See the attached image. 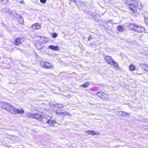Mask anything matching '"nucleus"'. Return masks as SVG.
I'll return each instance as SVG.
<instances>
[{
    "label": "nucleus",
    "mask_w": 148,
    "mask_h": 148,
    "mask_svg": "<svg viewBox=\"0 0 148 148\" xmlns=\"http://www.w3.org/2000/svg\"><path fill=\"white\" fill-rule=\"evenodd\" d=\"M138 2V1L137 0H133L129 2L127 4V6L134 13L137 11L136 6L138 7L139 8H141L142 7V5L140 4V5H139Z\"/></svg>",
    "instance_id": "obj_1"
},
{
    "label": "nucleus",
    "mask_w": 148,
    "mask_h": 148,
    "mask_svg": "<svg viewBox=\"0 0 148 148\" xmlns=\"http://www.w3.org/2000/svg\"><path fill=\"white\" fill-rule=\"evenodd\" d=\"M0 106L6 110L9 111L11 113H12V112L13 110V108L14 107L8 103L3 102H0Z\"/></svg>",
    "instance_id": "obj_2"
},
{
    "label": "nucleus",
    "mask_w": 148,
    "mask_h": 148,
    "mask_svg": "<svg viewBox=\"0 0 148 148\" xmlns=\"http://www.w3.org/2000/svg\"><path fill=\"white\" fill-rule=\"evenodd\" d=\"M26 114L27 117L36 119L38 121H42L43 118L42 116L38 114L34 113L31 112L27 113Z\"/></svg>",
    "instance_id": "obj_3"
},
{
    "label": "nucleus",
    "mask_w": 148,
    "mask_h": 148,
    "mask_svg": "<svg viewBox=\"0 0 148 148\" xmlns=\"http://www.w3.org/2000/svg\"><path fill=\"white\" fill-rule=\"evenodd\" d=\"M105 59L108 64L113 66L115 67H118V64L113 60L111 57L109 56H106L105 57Z\"/></svg>",
    "instance_id": "obj_4"
},
{
    "label": "nucleus",
    "mask_w": 148,
    "mask_h": 148,
    "mask_svg": "<svg viewBox=\"0 0 148 148\" xmlns=\"http://www.w3.org/2000/svg\"><path fill=\"white\" fill-rule=\"evenodd\" d=\"M24 113V110L23 108L18 109L15 108L14 106L13 108V111L12 112V114H15L18 113L23 114Z\"/></svg>",
    "instance_id": "obj_5"
},
{
    "label": "nucleus",
    "mask_w": 148,
    "mask_h": 148,
    "mask_svg": "<svg viewBox=\"0 0 148 148\" xmlns=\"http://www.w3.org/2000/svg\"><path fill=\"white\" fill-rule=\"evenodd\" d=\"M41 66L44 68L46 69H51L52 68V66L50 63L43 61L41 62Z\"/></svg>",
    "instance_id": "obj_6"
},
{
    "label": "nucleus",
    "mask_w": 148,
    "mask_h": 148,
    "mask_svg": "<svg viewBox=\"0 0 148 148\" xmlns=\"http://www.w3.org/2000/svg\"><path fill=\"white\" fill-rule=\"evenodd\" d=\"M133 29L134 31H137L138 32H143L145 31L144 27L141 26L134 25Z\"/></svg>",
    "instance_id": "obj_7"
},
{
    "label": "nucleus",
    "mask_w": 148,
    "mask_h": 148,
    "mask_svg": "<svg viewBox=\"0 0 148 148\" xmlns=\"http://www.w3.org/2000/svg\"><path fill=\"white\" fill-rule=\"evenodd\" d=\"M85 132L88 134H90L92 135H99L100 134V133L98 132H95L93 130H86Z\"/></svg>",
    "instance_id": "obj_8"
},
{
    "label": "nucleus",
    "mask_w": 148,
    "mask_h": 148,
    "mask_svg": "<svg viewBox=\"0 0 148 148\" xmlns=\"http://www.w3.org/2000/svg\"><path fill=\"white\" fill-rule=\"evenodd\" d=\"M23 41L24 40L23 38H18L15 40L14 41V43L16 45H18L21 44V43L23 42Z\"/></svg>",
    "instance_id": "obj_9"
},
{
    "label": "nucleus",
    "mask_w": 148,
    "mask_h": 148,
    "mask_svg": "<svg viewBox=\"0 0 148 148\" xmlns=\"http://www.w3.org/2000/svg\"><path fill=\"white\" fill-rule=\"evenodd\" d=\"M143 15L144 17V21L146 25L148 26V14L145 12Z\"/></svg>",
    "instance_id": "obj_10"
},
{
    "label": "nucleus",
    "mask_w": 148,
    "mask_h": 148,
    "mask_svg": "<svg viewBox=\"0 0 148 148\" xmlns=\"http://www.w3.org/2000/svg\"><path fill=\"white\" fill-rule=\"evenodd\" d=\"M32 28L33 29H39L41 28V25L39 23L34 24L32 25Z\"/></svg>",
    "instance_id": "obj_11"
},
{
    "label": "nucleus",
    "mask_w": 148,
    "mask_h": 148,
    "mask_svg": "<svg viewBox=\"0 0 148 148\" xmlns=\"http://www.w3.org/2000/svg\"><path fill=\"white\" fill-rule=\"evenodd\" d=\"M49 48L51 50L57 51L59 50V47L58 46H55L53 45H50L49 46Z\"/></svg>",
    "instance_id": "obj_12"
},
{
    "label": "nucleus",
    "mask_w": 148,
    "mask_h": 148,
    "mask_svg": "<svg viewBox=\"0 0 148 148\" xmlns=\"http://www.w3.org/2000/svg\"><path fill=\"white\" fill-rule=\"evenodd\" d=\"M47 123L50 126H53L55 124V122L53 120H50L48 121L47 122Z\"/></svg>",
    "instance_id": "obj_13"
},
{
    "label": "nucleus",
    "mask_w": 148,
    "mask_h": 148,
    "mask_svg": "<svg viewBox=\"0 0 148 148\" xmlns=\"http://www.w3.org/2000/svg\"><path fill=\"white\" fill-rule=\"evenodd\" d=\"M129 67V70L131 71L134 70L136 68L135 66L133 64L130 65Z\"/></svg>",
    "instance_id": "obj_14"
},
{
    "label": "nucleus",
    "mask_w": 148,
    "mask_h": 148,
    "mask_svg": "<svg viewBox=\"0 0 148 148\" xmlns=\"http://www.w3.org/2000/svg\"><path fill=\"white\" fill-rule=\"evenodd\" d=\"M108 96L107 94L104 93V95L101 97V98L105 100H108Z\"/></svg>",
    "instance_id": "obj_15"
},
{
    "label": "nucleus",
    "mask_w": 148,
    "mask_h": 148,
    "mask_svg": "<svg viewBox=\"0 0 148 148\" xmlns=\"http://www.w3.org/2000/svg\"><path fill=\"white\" fill-rule=\"evenodd\" d=\"M117 30L119 31L122 32L124 29L122 25H119L117 27Z\"/></svg>",
    "instance_id": "obj_16"
},
{
    "label": "nucleus",
    "mask_w": 148,
    "mask_h": 148,
    "mask_svg": "<svg viewBox=\"0 0 148 148\" xmlns=\"http://www.w3.org/2000/svg\"><path fill=\"white\" fill-rule=\"evenodd\" d=\"M89 85V83L88 82H85L84 84L81 85L80 86L82 87L86 88L88 87Z\"/></svg>",
    "instance_id": "obj_17"
},
{
    "label": "nucleus",
    "mask_w": 148,
    "mask_h": 148,
    "mask_svg": "<svg viewBox=\"0 0 148 148\" xmlns=\"http://www.w3.org/2000/svg\"><path fill=\"white\" fill-rule=\"evenodd\" d=\"M104 93L102 92H98L97 93V94L99 97L101 98V97L104 95Z\"/></svg>",
    "instance_id": "obj_18"
},
{
    "label": "nucleus",
    "mask_w": 148,
    "mask_h": 148,
    "mask_svg": "<svg viewBox=\"0 0 148 148\" xmlns=\"http://www.w3.org/2000/svg\"><path fill=\"white\" fill-rule=\"evenodd\" d=\"M142 67L146 71H148V65L145 64H143Z\"/></svg>",
    "instance_id": "obj_19"
},
{
    "label": "nucleus",
    "mask_w": 148,
    "mask_h": 148,
    "mask_svg": "<svg viewBox=\"0 0 148 148\" xmlns=\"http://www.w3.org/2000/svg\"><path fill=\"white\" fill-rule=\"evenodd\" d=\"M37 49H40L42 48V47L40 46L39 44H38L35 45Z\"/></svg>",
    "instance_id": "obj_20"
},
{
    "label": "nucleus",
    "mask_w": 148,
    "mask_h": 148,
    "mask_svg": "<svg viewBox=\"0 0 148 148\" xmlns=\"http://www.w3.org/2000/svg\"><path fill=\"white\" fill-rule=\"evenodd\" d=\"M107 22L108 23H111L112 25L116 24V23H114L113 22V21L112 20L110 19L108 20L107 21Z\"/></svg>",
    "instance_id": "obj_21"
},
{
    "label": "nucleus",
    "mask_w": 148,
    "mask_h": 148,
    "mask_svg": "<svg viewBox=\"0 0 148 148\" xmlns=\"http://www.w3.org/2000/svg\"><path fill=\"white\" fill-rule=\"evenodd\" d=\"M51 36L53 38H55L58 36V35L56 33H53L51 34Z\"/></svg>",
    "instance_id": "obj_22"
},
{
    "label": "nucleus",
    "mask_w": 148,
    "mask_h": 148,
    "mask_svg": "<svg viewBox=\"0 0 148 148\" xmlns=\"http://www.w3.org/2000/svg\"><path fill=\"white\" fill-rule=\"evenodd\" d=\"M57 106L60 109L62 108L63 107V105L61 103L57 104Z\"/></svg>",
    "instance_id": "obj_23"
},
{
    "label": "nucleus",
    "mask_w": 148,
    "mask_h": 148,
    "mask_svg": "<svg viewBox=\"0 0 148 148\" xmlns=\"http://www.w3.org/2000/svg\"><path fill=\"white\" fill-rule=\"evenodd\" d=\"M18 21L21 24H23V20L22 18H20L19 19Z\"/></svg>",
    "instance_id": "obj_24"
},
{
    "label": "nucleus",
    "mask_w": 148,
    "mask_h": 148,
    "mask_svg": "<svg viewBox=\"0 0 148 148\" xmlns=\"http://www.w3.org/2000/svg\"><path fill=\"white\" fill-rule=\"evenodd\" d=\"M3 4H5V5H7L8 3V0H5L3 2H1Z\"/></svg>",
    "instance_id": "obj_25"
},
{
    "label": "nucleus",
    "mask_w": 148,
    "mask_h": 148,
    "mask_svg": "<svg viewBox=\"0 0 148 148\" xmlns=\"http://www.w3.org/2000/svg\"><path fill=\"white\" fill-rule=\"evenodd\" d=\"M49 104L51 106H52V105L53 106H55L57 104V103H53L52 102H51L49 103Z\"/></svg>",
    "instance_id": "obj_26"
},
{
    "label": "nucleus",
    "mask_w": 148,
    "mask_h": 148,
    "mask_svg": "<svg viewBox=\"0 0 148 148\" xmlns=\"http://www.w3.org/2000/svg\"><path fill=\"white\" fill-rule=\"evenodd\" d=\"M46 1V0H40V2L43 3H45Z\"/></svg>",
    "instance_id": "obj_27"
},
{
    "label": "nucleus",
    "mask_w": 148,
    "mask_h": 148,
    "mask_svg": "<svg viewBox=\"0 0 148 148\" xmlns=\"http://www.w3.org/2000/svg\"><path fill=\"white\" fill-rule=\"evenodd\" d=\"M65 114L67 115H68L69 116H71V114L70 113H69V112H65Z\"/></svg>",
    "instance_id": "obj_28"
},
{
    "label": "nucleus",
    "mask_w": 148,
    "mask_h": 148,
    "mask_svg": "<svg viewBox=\"0 0 148 148\" xmlns=\"http://www.w3.org/2000/svg\"><path fill=\"white\" fill-rule=\"evenodd\" d=\"M20 3L21 4H23L24 3V1L23 0H21L20 1Z\"/></svg>",
    "instance_id": "obj_29"
},
{
    "label": "nucleus",
    "mask_w": 148,
    "mask_h": 148,
    "mask_svg": "<svg viewBox=\"0 0 148 148\" xmlns=\"http://www.w3.org/2000/svg\"><path fill=\"white\" fill-rule=\"evenodd\" d=\"M71 0V1H73L75 3L76 1V0Z\"/></svg>",
    "instance_id": "obj_30"
},
{
    "label": "nucleus",
    "mask_w": 148,
    "mask_h": 148,
    "mask_svg": "<svg viewBox=\"0 0 148 148\" xmlns=\"http://www.w3.org/2000/svg\"><path fill=\"white\" fill-rule=\"evenodd\" d=\"M56 112L57 113L59 114L60 113L58 111H56Z\"/></svg>",
    "instance_id": "obj_31"
},
{
    "label": "nucleus",
    "mask_w": 148,
    "mask_h": 148,
    "mask_svg": "<svg viewBox=\"0 0 148 148\" xmlns=\"http://www.w3.org/2000/svg\"><path fill=\"white\" fill-rule=\"evenodd\" d=\"M5 0H1L2 2H3Z\"/></svg>",
    "instance_id": "obj_32"
},
{
    "label": "nucleus",
    "mask_w": 148,
    "mask_h": 148,
    "mask_svg": "<svg viewBox=\"0 0 148 148\" xmlns=\"http://www.w3.org/2000/svg\"><path fill=\"white\" fill-rule=\"evenodd\" d=\"M61 113H62V114H65V113H64V112H61Z\"/></svg>",
    "instance_id": "obj_33"
},
{
    "label": "nucleus",
    "mask_w": 148,
    "mask_h": 148,
    "mask_svg": "<svg viewBox=\"0 0 148 148\" xmlns=\"http://www.w3.org/2000/svg\"><path fill=\"white\" fill-rule=\"evenodd\" d=\"M126 114H128L127 113H126L125 114H123V115H126Z\"/></svg>",
    "instance_id": "obj_34"
},
{
    "label": "nucleus",
    "mask_w": 148,
    "mask_h": 148,
    "mask_svg": "<svg viewBox=\"0 0 148 148\" xmlns=\"http://www.w3.org/2000/svg\"><path fill=\"white\" fill-rule=\"evenodd\" d=\"M139 74L140 75H141L142 74Z\"/></svg>",
    "instance_id": "obj_35"
}]
</instances>
